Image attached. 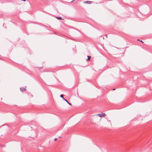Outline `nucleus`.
Returning a JSON list of instances; mask_svg holds the SVG:
<instances>
[{
    "label": "nucleus",
    "instance_id": "obj_1",
    "mask_svg": "<svg viewBox=\"0 0 152 152\" xmlns=\"http://www.w3.org/2000/svg\"><path fill=\"white\" fill-rule=\"evenodd\" d=\"M96 115L99 116V117H101L102 116H105L106 115L105 113H102L101 114H98Z\"/></svg>",
    "mask_w": 152,
    "mask_h": 152
},
{
    "label": "nucleus",
    "instance_id": "obj_2",
    "mask_svg": "<svg viewBox=\"0 0 152 152\" xmlns=\"http://www.w3.org/2000/svg\"><path fill=\"white\" fill-rule=\"evenodd\" d=\"M20 90L21 91H23L26 90V89L24 88H20Z\"/></svg>",
    "mask_w": 152,
    "mask_h": 152
},
{
    "label": "nucleus",
    "instance_id": "obj_3",
    "mask_svg": "<svg viewBox=\"0 0 152 152\" xmlns=\"http://www.w3.org/2000/svg\"><path fill=\"white\" fill-rule=\"evenodd\" d=\"M92 1H86L84 2V3L86 4H90L91 3Z\"/></svg>",
    "mask_w": 152,
    "mask_h": 152
},
{
    "label": "nucleus",
    "instance_id": "obj_4",
    "mask_svg": "<svg viewBox=\"0 0 152 152\" xmlns=\"http://www.w3.org/2000/svg\"><path fill=\"white\" fill-rule=\"evenodd\" d=\"M64 101L66 102H67V103L69 105H72V104L70 103L66 99H64Z\"/></svg>",
    "mask_w": 152,
    "mask_h": 152
},
{
    "label": "nucleus",
    "instance_id": "obj_5",
    "mask_svg": "<svg viewBox=\"0 0 152 152\" xmlns=\"http://www.w3.org/2000/svg\"><path fill=\"white\" fill-rule=\"evenodd\" d=\"M91 58V56H88V59L86 60L87 61H88Z\"/></svg>",
    "mask_w": 152,
    "mask_h": 152
},
{
    "label": "nucleus",
    "instance_id": "obj_6",
    "mask_svg": "<svg viewBox=\"0 0 152 152\" xmlns=\"http://www.w3.org/2000/svg\"><path fill=\"white\" fill-rule=\"evenodd\" d=\"M60 96V97H61V98H63L64 99H65L64 98L63 95V94H61Z\"/></svg>",
    "mask_w": 152,
    "mask_h": 152
},
{
    "label": "nucleus",
    "instance_id": "obj_7",
    "mask_svg": "<svg viewBox=\"0 0 152 152\" xmlns=\"http://www.w3.org/2000/svg\"><path fill=\"white\" fill-rule=\"evenodd\" d=\"M56 18L58 19H60V20L62 19V18H61V17H57Z\"/></svg>",
    "mask_w": 152,
    "mask_h": 152
},
{
    "label": "nucleus",
    "instance_id": "obj_8",
    "mask_svg": "<svg viewBox=\"0 0 152 152\" xmlns=\"http://www.w3.org/2000/svg\"><path fill=\"white\" fill-rule=\"evenodd\" d=\"M57 140V138H55V139H54V140L55 141H56V140Z\"/></svg>",
    "mask_w": 152,
    "mask_h": 152
},
{
    "label": "nucleus",
    "instance_id": "obj_9",
    "mask_svg": "<svg viewBox=\"0 0 152 152\" xmlns=\"http://www.w3.org/2000/svg\"><path fill=\"white\" fill-rule=\"evenodd\" d=\"M138 40V41H141V42H142V40L140 41V40H139V39H138V40Z\"/></svg>",
    "mask_w": 152,
    "mask_h": 152
},
{
    "label": "nucleus",
    "instance_id": "obj_10",
    "mask_svg": "<svg viewBox=\"0 0 152 152\" xmlns=\"http://www.w3.org/2000/svg\"><path fill=\"white\" fill-rule=\"evenodd\" d=\"M74 0H73L71 2H72L73 1H74Z\"/></svg>",
    "mask_w": 152,
    "mask_h": 152
},
{
    "label": "nucleus",
    "instance_id": "obj_11",
    "mask_svg": "<svg viewBox=\"0 0 152 152\" xmlns=\"http://www.w3.org/2000/svg\"><path fill=\"white\" fill-rule=\"evenodd\" d=\"M113 90H115V88H114V89H113Z\"/></svg>",
    "mask_w": 152,
    "mask_h": 152
}]
</instances>
